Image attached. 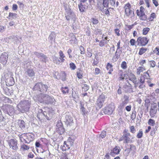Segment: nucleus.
Returning <instances> with one entry per match:
<instances>
[{"label":"nucleus","mask_w":159,"mask_h":159,"mask_svg":"<svg viewBox=\"0 0 159 159\" xmlns=\"http://www.w3.org/2000/svg\"><path fill=\"white\" fill-rule=\"evenodd\" d=\"M52 115L53 113L51 110L47 108L43 109H39L37 117L39 120L41 121L46 119L50 120L52 117Z\"/></svg>","instance_id":"obj_1"},{"label":"nucleus","mask_w":159,"mask_h":159,"mask_svg":"<svg viewBox=\"0 0 159 159\" xmlns=\"http://www.w3.org/2000/svg\"><path fill=\"white\" fill-rule=\"evenodd\" d=\"M31 103L28 100L20 101L17 106V110L21 113H25L29 111Z\"/></svg>","instance_id":"obj_2"},{"label":"nucleus","mask_w":159,"mask_h":159,"mask_svg":"<svg viewBox=\"0 0 159 159\" xmlns=\"http://www.w3.org/2000/svg\"><path fill=\"white\" fill-rule=\"evenodd\" d=\"M48 88V86L42 83H38L35 84L33 89L34 90H37L41 92L45 93L47 91Z\"/></svg>","instance_id":"obj_3"},{"label":"nucleus","mask_w":159,"mask_h":159,"mask_svg":"<svg viewBox=\"0 0 159 159\" xmlns=\"http://www.w3.org/2000/svg\"><path fill=\"white\" fill-rule=\"evenodd\" d=\"M2 109L5 113L9 116H11L14 113V108L12 106L10 105H4L2 106Z\"/></svg>","instance_id":"obj_4"},{"label":"nucleus","mask_w":159,"mask_h":159,"mask_svg":"<svg viewBox=\"0 0 159 159\" xmlns=\"http://www.w3.org/2000/svg\"><path fill=\"white\" fill-rule=\"evenodd\" d=\"M7 143L10 148L13 150H16L18 149V145L16 139H11L7 141Z\"/></svg>","instance_id":"obj_5"},{"label":"nucleus","mask_w":159,"mask_h":159,"mask_svg":"<svg viewBox=\"0 0 159 159\" xmlns=\"http://www.w3.org/2000/svg\"><path fill=\"white\" fill-rule=\"evenodd\" d=\"M106 99L105 96L104 94L100 95L96 102V105L100 109L103 106Z\"/></svg>","instance_id":"obj_6"},{"label":"nucleus","mask_w":159,"mask_h":159,"mask_svg":"<svg viewBox=\"0 0 159 159\" xmlns=\"http://www.w3.org/2000/svg\"><path fill=\"white\" fill-rule=\"evenodd\" d=\"M125 10V14L126 16H129L131 14H134V9L131 8V6L129 3L125 5L124 7Z\"/></svg>","instance_id":"obj_7"},{"label":"nucleus","mask_w":159,"mask_h":159,"mask_svg":"<svg viewBox=\"0 0 159 159\" xmlns=\"http://www.w3.org/2000/svg\"><path fill=\"white\" fill-rule=\"evenodd\" d=\"M129 97L126 95H124L122 99V102L120 103L119 108L122 109L125 107L129 103Z\"/></svg>","instance_id":"obj_8"},{"label":"nucleus","mask_w":159,"mask_h":159,"mask_svg":"<svg viewBox=\"0 0 159 159\" xmlns=\"http://www.w3.org/2000/svg\"><path fill=\"white\" fill-rule=\"evenodd\" d=\"M115 109V106L114 104L111 103L109 104L104 109V112L105 114L110 115L113 112Z\"/></svg>","instance_id":"obj_9"},{"label":"nucleus","mask_w":159,"mask_h":159,"mask_svg":"<svg viewBox=\"0 0 159 159\" xmlns=\"http://www.w3.org/2000/svg\"><path fill=\"white\" fill-rule=\"evenodd\" d=\"M44 95V103L48 104H52L54 102L55 99L53 98L46 94H45Z\"/></svg>","instance_id":"obj_10"},{"label":"nucleus","mask_w":159,"mask_h":159,"mask_svg":"<svg viewBox=\"0 0 159 159\" xmlns=\"http://www.w3.org/2000/svg\"><path fill=\"white\" fill-rule=\"evenodd\" d=\"M68 113H66L65 117V120L64 121L66 124L68 125H71L74 123L73 119L72 117L68 114Z\"/></svg>","instance_id":"obj_11"},{"label":"nucleus","mask_w":159,"mask_h":159,"mask_svg":"<svg viewBox=\"0 0 159 159\" xmlns=\"http://www.w3.org/2000/svg\"><path fill=\"white\" fill-rule=\"evenodd\" d=\"M30 137V135H27L26 134H23L19 135V138L21 142H24L26 143H29L31 140L28 139V138Z\"/></svg>","instance_id":"obj_12"},{"label":"nucleus","mask_w":159,"mask_h":159,"mask_svg":"<svg viewBox=\"0 0 159 159\" xmlns=\"http://www.w3.org/2000/svg\"><path fill=\"white\" fill-rule=\"evenodd\" d=\"M130 134L129 132H127L126 130L124 131L123 137L124 139V143H128L132 141L130 137Z\"/></svg>","instance_id":"obj_13"},{"label":"nucleus","mask_w":159,"mask_h":159,"mask_svg":"<svg viewBox=\"0 0 159 159\" xmlns=\"http://www.w3.org/2000/svg\"><path fill=\"white\" fill-rule=\"evenodd\" d=\"M8 58V54L6 52L3 53L0 57V62L3 65L6 64Z\"/></svg>","instance_id":"obj_14"},{"label":"nucleus","mask_w":159,"mask_h":159,"mask_svg":"<svg viewBox=\"0 0 159 159\" xmlns=\"http://www.w3.org/2000/svg\"><path fill=\"white\" fill-rule=\"evenodd\" d=\"M72 143L69 141H65L63 146H61V148L64 151L70 149V147L72 146Z\"/></svg>","instance_id":"obj_15"},{"label":"nucleus","mask_w":159,"mask_h":159,"mask_svg":"<svg viewBox=\"0 0 159 159\" xmlns=\"http://www.w3.org/2000/svg\"><path fill=\"white\" fill-rule=\"evenodd\" d=\"M34 54L37 57L39 58L42 61L46 62L47 59V57L43 54L42 53H39L37 52H35Z\"/></svg>","instance_id":"obj_16"},{"label":"nucleus","mask_w":159,"mask_h":159,"mask_svg":"<svg viewBox=\"0 0 159 159\" xmlns=\"http://www.w3.org/2000/svg\"><path fill=\"white\" fill-rule=\"evenodd\" d=\"M45 94L41 93L39 95L34 96L33 99L35 102H39L40 103H43L44 95Z\"/></svg>","instance_id":"obj_17"},{"label":"nucleus","mask_w":159,"mask_h":159,"mask_svg":"<svg viewBox=\"0 0 159 159\" xmlns=\"http://www.w3.org/2000/svg\"><path fill=\"white\" fill-rule=\"evenodd\" d=\"M120 150L119 147L116 146L113 149L110 150L109 154L112 157H114L115 155L119 153Z\"/></svg>","instance_id":"obj_18"},{"label":"nucleus","mask_w":159,"mask_h":159,"mask_svg":"<svg viewBox=\"0 0 159 159\" xmlns=\"http://www.w3.org/2000/svg\"><path fill=\"white\" fill-rule=\"evenodd\" d=\"M127 75L129 80L132 81L134 84L136 83V81H137L136 78L133 74L129 72L127 74Z\"/></svg>","instance_id":"obj_19"},{"label":"nucleus","mask_w":159,"mask_h":159,"mask_svg":"<svg viewBox=\"0 0 159 159\" xmlns=\"http://www.w3.org/2000/svg\"><path fill=\"white\" fill-rule=\"evenodd\" d=\"M123 88L124 90L126 93H130L133 92L132 85L129 84L128 85H125L124 86Z\"/></svg>","instance_id":"obj_20"},{"label":"nucleus","mask_w":159,"mask_h":159,"mask_svg":"<svg viewBox=\"0 0 159 159\" xmlns=\"http://www.w3.org/2000/svg\"><path fill=\"white\" fill-rule=\"evenodd\" d=\"M157 106H152L150 111V115L151 117H153L156 114L157 111Z\"/></svg>","instance_id":"obj_21"},{"label":"nucleus","mask_w":159,"mask_h":159,"mask_svg":"<svg viewBox=\"0 0 159 159\" xmlns=\"http://www.w3.org/2000/svg\"><path fill=\"white\" fill-rule=\"evenodd\" d=\"M25 73L27 74L29 77H32L34 76L35 72L33 69L28 68L25 71Z\"/></svg>","instance_id":"obj_22"},{"label":"nucleus","mask_w":159,"mask_h":159,"mask_svg":"<svg viewBox=\"0 0 159 159\" xmlns=\"http://www.w3.org/2000/svg\"><path fill=\"white\" fill-rule=\"evenodd\" d=\"M6 82L7 84L9 86H12L15 83L14 78L11 76H10L8 78L6 79Z\"/></svg>","instance_id":"obj_23"},{"label":"nucleus","mask_w":159,"mask_h":159,"mask_svg":"<svg viewBox=\"0 0 159 159\" xmlns=\"http://www.w3.org/2000/svg\"><path fill=\"white\" fill-rule=\"evenodd\" d=\"M30 148V146L25 144H23L20 145V150L25 152L28 151Z\"/></svg>","instance_id":"obj_24"},{"label":"nucleus","mask_w":159,"mask_h":159,"mask_svg":"<svg viewBox=\"0 0 159 159\" xmlns=\"http://www.w3.org/2000/svg\"><path fill=\"white\" fill-rule=\"evenodd\" d=\"M144 11L145 9L143 7L141 6L140 8V11L139 10H137L136 11V13L137 16H139V15H145Z\"/></svg>","instance_id":"obj_25"},{"label":"nucleus","mask_w":159,"mask_h":159,"mask_svg":"<svg viewBox=\"0 0 159 159\" xmlns=\"http://www.w3.org/2000/svg\"><path fill=\"white\" fill-rule=\"evenodd\" d=\"M17 123L19 127L22 129H24L25 127L26 124L23 120H19Z\"/></svg>","instance_id":"obj_26"},{"label":"nucleus","mask_w":159,"mask_h":159,"mask_svg":"<svg viewBox=\"0 0 159 159\" xmlns=\"http://www.w3.org/2000/svg\"><path fill=\"white\" fill-rule=\"evenodd\" d=\"M134 86L135 88L138 86L139 89H143L145 87V84L141 83L140 82H137L136 81V83L134 84Z\"/></svg>","instance_id":"obj_27"},{"label":"nucleus","mask_w":159,"mask_h":159,"mask_svg":"<svg viewBox=\"0 0 159 159\" xmlns=\"http://www.w3.org/2000/svg\"><path fill=\"white\" fill-rule=\"evenodd\" d=\"M148 40H138L137 45L139 46H144L148 43Z\"/></svg>","instance_id":"obj_28"},{"label":"nucleus","mask_w":159,"mask_h":159,"mask_svg":"<svg viewBox=\"0 0 159 159\" xmlns=\"http://www.w3.org/2000/svg\"><path fill=\"white\" fill-rule=\"evenodd\" d=\"M78 8L81 12H83L85 9V6L82 3H80L78 4Z\"/></svg>","instance_id":"obj_29"},{"label":"nucleus","mask_w":159,"mask_h":159,"mask_svg":"<svg viewBox=\"0 0 159 159\" xmlns=\"http://www.w3.org/2000/svg\"><path fill=\"white\" fill-rule=\"evenodd\" d=\"M4 118L2 115L1 110H0V126H3L5 125Z\"/></svg>","instance_id":"obj_30"},{"label":"nucleus","mask_w":159,"mask_h":159,"mask_svg":"<svg viewBox=\"0 0 159 159\" xmlns=\"http://www.w3.org/2000/svg\"><path fill=\"white\" fill-rule=\"evenodd\" d=\"M2 100L5 103L11 104L12 102L11 100L9 98L5 97H3L2 98Z\"/></svg>","instance_id":"obj_31"},{"label":"nucleus","mask_w":159,"mask_h":159,"mask_svg":"<svg viewBox=\"0 0 159 159\" xmlns=\"http://www.w3.org/2000/svg\"><path fill=\"white\" fill-rule=\"evenodd\" d=\"M106 68L107 70H109L108 73L111 74V72L113 71L112 66L109 63H108L107 65Z\"/></svg>","instance_id":"obj_32"},{"label":"nucleus","mask_w":159,"mask_h":159,"mask_svg":"<svg viewBox=\"0 0 159 159\" xmlns=\"http://www.w3.org/2000/svg\"><path fill=\"white\" fill-rule=\"evenodd\" d=\"M77 76L78 78L79 79H81L83 77V73L82 70L79 69L77 72Z\"/></svg>","instance_id":"obj_33"},{"label":"nucleus","mask_w":159,"mask_h":159,"mask_svg":"<svg viewBox=\"0 0 159 159\" xmlns=\"http://www.w3.org/2000/svg\"><path fill=\"white\" fill-rule=\"evenodd\" d=\"M56 131L60 134H62L64 131V129L63 127L56 128Z\"/></svg>","instance_id":"obj_34"},{"label":"nucleus","mask_w":159,"mask_h":159,"mask_svg":"<svg viewBox=\"0 0 159 159\" xmlns=\"http://www.w3.org/2000/svg\"><path fill=\"white\" fill-rule=\"evenodd\" d=\"M144 70V68L142 66L138 67L137 69L136 73L138 75H139L141 72H143Z\"/></svg>","instance_id":"obj_35"},{"label":"nucleus","mask_w":159,"mask_h":159,"mask_svg":"<svg viewBox=\"0 0 159 159\" xmlns=\"http://www.w3.org/2000/svg\"><path fill=\"white\" fill-rule=\"evenodd\" d=\"M61 90L62 92L64 94L68 93L69 92L68 88L67 87H62L61 88Z\"/></svg>","instance_id":"obj_36"},{"label":"nucleus","mask_w":159,"mask_h":159,"mask_svg":"<svg viewBox=\"0 0 159 159\" xmlns=\"http://www.w3.org/2000/svg\"><path fill=\"white\" fill-rule=\"evenodd\" d=\"M156 17V15L155 13H152L150 15V17L148 18V19L150 21H153L154 19Z\"/></svg>","instance_id":"obj_37"},{"label":"nucleus","mask_w":159,"mask_h":159,"mask_svg":"<svg viewBox=\"0 0 159 159\" xmlns=\"http://www.w3.org/2000/svg\"><path fill=\"white\" fill-rule=\"evenodd\" d=\"M17 14L12 12H10L9 16L11 18V19H15L17 18Z\"/></svg>","instance_id":"obj_38"},{"label":"nucleus","mask_w":159,"mask_h":159,"mask_svg":"<svg viewBox=\"0 0 159 159\" xmlns=\"http://www.w3.org/2000/svg\"><path fill=\"white\" fill-rule=\"evenodd\" d=\"M148 124L150 126H153L155 125V121L151 119H150L148 122Z\"/></svg>","instance_id":"obj_39"},{"label":"nucleus","mask_w":159,"mask_h":159,"mask_svg":"<svg viewBox=\"0 0 159 159\" xmlns=\"http://www.w3.org/2000/svg\"><path fill=\"white\" fill-rule=\"evenodd\" d=\"M109 3L108 0H103L102 5L104 7H108Z\"/></svg>","instance_id":"obj_40"},{"label":"nucleus","mask_w":159,"mask_h":159,"mask_svg":"<svg viewBox=\"0 0 159 159\" xmlns=\"http://www.w3.org/2000/svg\"><path fill=\"white\" fill-rule=\"evenodd\" d=\"M138 16L139 17V19L141 20L146 21L147 20V17L146 15H139Z\"/></svg>","instance_id":"obj_41"},{"label":"nucleus","mask_w":159,"mask_h":159,"mask_svg":"<svg viewBox=\"0 0 159 159\" xmlns=\"http://www.w3.org/2000/svg\"><path fill=\"white\" fill-rule=\"evenodd\" d=\"M121 52H122L120 50L118 49L117 50V51L115 54V56L116 57V58L117 59H118L120 57V56L121 53Z\"/></svg>","instance_id":"obj_42"},{"label":"nucleus","mask_w":159,"mask_h":159,"mask_svg":"<svg viewBox=\"0 0 159 159\" xmlns=\"http://www.w3.org/2000/svg\"><path fill=\"white\" fill-rule=\"evenodd\" d=\"M147 50V49L144 48H142L140 49L139 54V55H141L145 52Z\"/></svg>","instance_id":"obj_43"},{"label":"nucleus","mask_w":159,"mask_h":159,"mask_svg":"<svg viewBox=\"0 0 159 159\" xmlns=\"http://www.w3.org/2000/svg\"><path fill=\"white\" fill-rule=\"evenodd\" d=\"M55 36L56 35L55 33L54 32H52L50 35L49 39L50 40H55L56 39Z\"/></svg>","instance_id":"obj_44"},{"label":"nucleus","mask_w":159,"mask_h":159,"mask_svg":"<svg viewBox=\"0 0 159 159\" xmlns=\"http://www.w3.org/2000/svg\"><path fill=\"white\" fill-rule=\"evenodd\" d=\"M21 155L18 153H16L12 157V159H20V157Z\"/></svg>","instance_id":"obj_45"},{"label":"nucleus","mask_w":159,"mask_h":159,"mask_svg":"<svg viewBox=\"0 0 159 159\" xmlns=\"http://www.w3.org/2000/svg\"><path fill=\"white\" fill-rule=\"evenodd\" d=\"M150 29L149 28L147 27L144 28L143 30V33L144 35H146L147 34L149 31Z\"/></svg>","instance_id":"obj_46"},{"label":"nucleus","mask_w":159,"mask_h":159,"mask_svg":"<svg viewBox=\"0 0 159 159\" xmlns=\"http://www.w3.org/2000/svg\"><path fill=\"white\" fill-rule=\"evenodd\" d=\"M121 67L123 69H126L127 67L126 62L125 61H123L121 64Z\"/></svg>","instance_id":"obj_47"},{"label":"nucleus","mask_w":159,"mask_h":159,"mask_svg":"<svg viewBox=\"0 0 159 159\" xmlns=\"http://www.w3.org/2000/svg\"><path fill=\"white\" fill-rule=\"evenodd\" d=\"M145 77L143 75H141L140 77V79L139 80V82H140L142 83H143L145 84Z\"/></svg>","instance_id":"obj_48"},{"label":"nucleus","mask_w":159,"mask_h":159,"mask_svg":"<svg viewBox=\"0 0 159 159\" xmlns=\"http://www.w3.org/2000/svg\"><path fill=\"white\" fill-rule=\"evenodd\" d=\"M143 134V131L141 130H140L137 135V138L140 139L142 137Z\"/></svg>","instance_id":"obj_49"},{"label":"nucleus","mask_w":159,"mask_h":159,"mask_svg":"<svg viewBox=\"0 0 159 159\" xmlns=\"http://www.w3.org/2000/svg\"><path fill=\"white\" fill-rule=\"evenodd\" d=\"M105 40H96L97 42H99V46L101 47H102L106 43V42H105Z\"/></svg>","instance_id":"obj_50"},{"label":"nucleus","mask_w":159,"mask_h":159,"mask_svg":"<svg viewBox=\"0 0 159 159\" xmlns=\"http://www.w3.org/2000/svg\"><path fill=\"white\" fill-rule=\"evenodd\" d=\"M114 9L113 8H111V7H110L109 8L107 9H105L104 10L105 11V14L107 15L108 16H110V9Z\"/></svg>","instance_id":"obj_51"},{"label":"nucleus","mask_w":159,"mask_h":159,"mask_svg":"<svg viewBox=\"0 0 159 159\" xmlns=\"http://www.w3.org/2000/svg\"><path fill=\"white\" fill-rule=\"evenodd\" d=\"M107 134V133L106 131H102L101 134L100 135V137L103 139L105 138Z\"/></svg>","instance_id":"obj_52"},{"label":"nucleus","mask_w":159,"mask_h":159,"mask_svg":"<svg viewBox=\"0 0 159 159\" xmlns=\"http://www.w3.org/2000/svg\"><path fill=\"white\" fill-rule=\"evenodd\" d=\"M154 53L158 56L159 55V47H157L153 51Z\"/></svg>","instance_id":"obj_53"},{"label":"nucleus","mask_w":159,"mask_h":159,"mask_svg":"<svg viewBox=\"0 0 159 159\" xmlns=\"http://www.w3.org/2000/svg\"><path fill=\"white\" fill-rule=\"evenodd\" d=\"M158 127L156 126L155 128H153V130L151 131L150 132V135L151 136H153L155 134V131L157 130Z\"/></svg>","instance_id":"obj_54"},{"label":"nucleus","mask_w":159,"mask_h":159,"mask_svg":"<svg viewBox=\"0 0 159 159\" xmlns=\"http://www.w3.org/2000/svg\"><path fill=\"white\" fill-rule=\"evenodd\" d=\"M150 72V70H148L146 73H145V76L146 79H147L150 80V76L149 75V72Z\"/></svg>","instance_id":"obj_55"},{"label":"nucleus","mask_w":159,"mask_h":159,"mask_svg":"<svg viewBox=\"0 0 159 159\" xmlns=\"http://www.w3.org/2000/svg\"><path fill=\"white\" fill-rule=\"evenodd\" d=\"M92 21L93 24L95 25L97 24L99 21L97 19L93 18H92Z\"/></svg>","instance_id":"obj_56"},{"label":"nucleus","mask_w":159,"mask_h":159,"mask_svg":"<svg viewBox=\"0 0 159 159\" xmlns=\"http://www.w3.org/2000/svg\"><path fill=\"white\" fill-rule=\"evenodd\" d=\"M80 51L81 54H84L85 53V50L84 48L82 46H80Z\"/></svg>","instance_id":"obj_57"},{"label":"nucleus","mask_w":159,"mask_h":159,"mask_svg":"<svg viewBox=\"0 0 159 159\" xmlns=\"http://www.w3.org/2000/svg\"><path fill=\"white\" fill-rule=\"evenodd\" d=\"M70 68L72 70H74L76 68V66L73 63H71L70 64Z\"/></svg>","instance_id":"obj_58"},{"label":"nucleus","mask_w":159,"mask_h":159,"mask_svg":"<svg viewBox=\"0 0 159 159\" xmlns=\"http://www.w3.org/2000/svg\"><path fill=\"white\" fill-rule=\"evenodd\" d=\"M130 132L133 134L134 133L136 132L135 129L133 126L130 127Z\"/></svg>","instance_id":"obj_59"},{"label":"nucleus","mask_w":159,"mask_h":159,"mask_svg":"<svg viewBox=\"0 0 159 159\" xmlns=\"http://www.w3.org/2000/svg\"><path fill=\"white\" fill-rule=\"evenodd\" d=\"M89 88V86L87 84H84V86L82 87V89L84 90L85 91H87Z\"/></svg>","instance_id":"obj_60"},{"label":"nucleus","mask_w":159,"mask_h":159,"mask_svg":"<svg viewBox=\"0 0 159 159\" xmlns=\"http://www.w3.org/2000/svg\"><path fill=\"white\" fill-rule=\"evenodd\" d=\"M63 127L62 124L60 121H58L56 125V128H59V127Z\"/></svg>","instance_id":"obj_61"},{"label":"nucleus","mask_w":159,"mask_h":159,"mask_svg":"<svg viewBox=\"0 0 159 159\" xmlns=\"http://www.w3.org/2000/svg\"><path fill=\"white\" fill-rule=\"evenodd\" d=\"M136 117L135 111H133L131 115V118L132 120H134Z\"/></svg>","instance_id":"obj_62"},{"label":"nucleus","mask_w":159,"mask_h":159,"mask_svg":"<svg viewBox=\"0 0 159 159\" xmlns=\"http://www.w3.org/2000/svg\"><path fill=\"white\" fill-rule=\"evenodd\" d=\"M35 146L37 148H41L42 145L39 142L36 141L35 143Z\"/></svg>","instance_id":"obj_63"},{"label":"nucleus","mask_w":159,"mask_h":159,"mask_svg":"<svg viewBox=\"0 0 159 159\" xmlns=\"http://www.w3.org/2000/svg\"><path fill=\"white\" fill-rule=\"evenodd\" d=\"M130 149L129 148H127L125 150V155L126 156H128L129 152H130Z\"/></svg>","instance_id":"obj_64"}]
</instances>
